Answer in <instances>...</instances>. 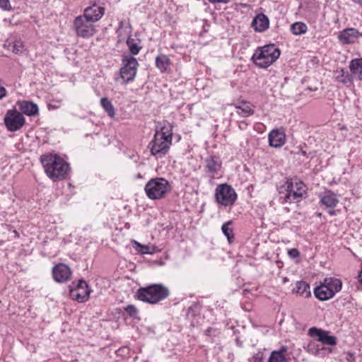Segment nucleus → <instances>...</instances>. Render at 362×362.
<instances>
[{
    "label": "nucleus",
    "mask_w": 362,
    "mask_h": 362,
    "mask_svg": "<svg viewBox=\"0 0 362 362\" xmlns=\"http://www.w3.org/2000/svg\"><path fill=\"white\" fill-rule=\"evenodd\" d=\"M13 52L16 54H21L23 50V44L21 41L16 40L13 45Z\"/></svg>",
    "instance_id": "obj_38"
},
{
    "label": "nucleus",
    "mask_w": 362,
    "mask_h": 362,
    "mask_svg": "<svg viewBox=\"0 0 362 362\" xmlns=\"http://www.w3.org/2000/svg\"><path fill=\"white\" fill-rule=\"evenodd\" d=\"M132 243L135 250L141 254H153L156 251L154 246L141 245L136 240H134Z\"/></svg>",
    "instance_id": "obj_28"
},
{
    "label": "nucleus",
    "mask_w": 362,
    "mask_h": 362,
    "mask_svg": "<svg viewBox=\"0 0 362 362\" xmlns=\"http://www.w3.org/2000/svg\"><path fill=\"white\" fill-rule=\"evenodd\" d=\"M0 8L5 11L11 10V6L9 0H0Z\"/></svg>",
    "instance_id": "obj_40"
},
{
    "label": "nucleus",
    "mask_w": 362,
    "mask_h": 362,
    "mask_svg": "<svg viewBox=\"0 0 362 362\" xmlns=\"http://www.w3.org/2000/svg\"><path fill=\"white\" fill-rule=\"evenodd\" d=\"M124 310L127 313L132 317L135 318L137 316L138 310L133 305H129L125 308Z\"/></svg>",
    "instance_id": "obj_37"
},
{
    "label": "nucleus",
    "mask_w": 362,
    "mask_h": 362,
    "mask_svg": "<svg viewBox=\"0 0 362 362\" xmlns=\"http://www.w3.org/2000/svg\"><path fill=\"white\" fill-rule=\"evenodd\" d=\"M318 197L320 206L329 209L328 213L330 216H335L337 213L333 209L339 202L337 194L330 190H326L320 193Z\"/></svg>",
    "instance_id": "obj_11"
},
{
    "label": "nucleus",
    "mask_w": 362,
    "mask_h": 362,
    "mask_svg": "<svg viewBox=\"0 0 362 362\" xmlns=\"http://www.w3.org/2000/svg\"><path fill=\"white\" fill-rule=\"evenodd\" d=\"M307 25L302 22H296L291 25V30L294 35H301L307 32Z\"/></svg>",
    "instance_id": "obj_31"
},
{
    "label": "nucleus",
    "mask_w": 362,
    "mask_h": 362,
    "mask_svg": "<svg viewBox=\"0 0 362 362\" xmlns=\"http://www.w3.org/2000/svg\"><path fill=\"white\" fill-rule=\"evenodd\" d=\"M361 37L362 33L354 28H345L338 35V39L343 45L354 44Z\"/></svg>",
    "instance_id": "obj_13"
},
{
    "label": "nucleus",
    "mask_w": 362,
    "mask_h": 362,
    "mask_svg": "<svg viewBox=\"0 0 362 362\" xmlns=\"http://www.w3.org/2000/svg\"><path fill=\"white\" fill-rule=\"evenodd\" d=\"M349 69L353 78L362 81V58L352 59L349 62Z\"/></svg>",
    "instance_id": "obj_20"
},
{
    "label": "nucleus",
    "mask_w": 362,
    "mask_h": 362,
    "mask_svg": "<svg viewBox=\"0 0 362 362\" xmlns=\"http://www.w3.org/2000/svg\"><path fill=\"white\" fill-rule=\"evenodd\" d=\"M172 141L165 139L164 136L154 134L153 139L148 144V148L152 156L161 158L168 153Z\"/></svg>",
    "instance_id": "obj_7"
},
{
    "label": "nucleus",
    "mask_w": 362,
    "mask_h": 362,
    "mask_svg": "<svg viewBox=\"0 0 362 362\" xmlns=\"http://www.w3.org/2000/svg\"><path fill=\"white\" fill-rule=\"evenodd\" d=\"M308 334L311 337H317V341L326 345L335 346L337 344V338L329 335V332L325 331L317 327H311L308 330Z\"/></svg>",
    "instance_id": "obj_12"
},
{
    "label": "nucleus",
    "mask_w": 362,
    "mask_h": 362,
    "mask_svg": "<svg viewBox=\"0 0 362 362\" xmlns=\"http://www.w3.org/2000/svg\"><path fill=\"white\" fill-rule=\"evenodd\" d=\"M40 161L47 175L53 181L65 178L69 172V164L56 154L43 155Z\"/></svg>",
    "instance_id": "obj_2"
},
{
    "label": "nucleus",
    "mask_w": 362,
    "mask_h": 362,
    "mask_svg": "<svg viewBox=\"0 0 362 362\" xmlns=\"http://www.w3.org/2000/svg\"><path fill=\"white\" fill-rule=\"evenodd\" d=\"M155 134H160L165 136V139L172 141L173 132L172 127L170 124L163 126L159 131H156Z\"/></svg>",
    "instance_id": "obj_32"
},
{
    "label": "nucleus",
    "mask_w": 362,
    "mask_h": 362,
    "mask_svg": "<svg viewBox=\"0 0 362 362\" xmlns=\"http://www.w3.org/2000/svg\"><path fill=\"white\" fill-rule=\"evenodd\" d=\"M105 8L96 4L87 7L84 10L83 15L85 18L94 23L98 21L104 15Z\"/></svg>",
    "instance_id": "obj_16"
},
{
    "label": "nucleus",
    "mask_w": 362,
    "mask_h": 362,
    "mask_svg": "<svg viewBox=\"0 0 362 362\" xmlns=\"http://www.w3.org/2000/svg\"><path fill=\"white\" fill-rule=\"evenodd\" d=\"M236 113L243 117H247L254 114L252 105L249 102L243 101L235 105Z\"/></svg>",
    "instance_id": "obj_21"
},
{
    "label": "nucleus",
    "mask_w": 362,
    "mask_h": 362,
    "mask_svg": "<svg viewBox=\"0 0 362 362\" xmlns=\"http://www.w3.org/2000/svg\"><path fill=\"white\" fill-rule=\"evenodd\" d=\"M269 25V21L267 16L263 13L258 14L252 21V27L256 31L263 32Z\"/></svg>",
    "instance_id": "obj_18"
},
{
    "label": "nucleus",
    "mask_w": 362,
    "mask_h": 362,
    "mask_svg": "<svg viewBox=\"0 0 362 362\" xmlns=\"http://www.w3.org/2000/svg\"><path fill=\"white\" fill-rule=\"evenodd\" d=\"M358 281H360L361 284H362V262H361V269L358 274Z\"/></svg>",
    "instance_id": "obj_46"
},
{
    "label": "nucleus",
    "mask_w": 362,
    "mask_h": 362,
    "mask_svg": "<svg viewBox=\"0 0 362 362\" xmlns=\"http://www.w3.org/2000/svg\"><path fill=\"white\" fill-rule=\"evenodd\" d=\"M323 283L326 285L327 288L332 293V296H334L335 293L341 291L342 287V283L341 280L336 278H325L323 281Z\"/></svg>",
    "instance_id": "obj_25"
},
{
    "label": "nucleus",
    "mask_w": 362,
    "mask_h": 362,
    "mask_svg": "<svg viewBox=\"0 0 362 362\" xmlns=\"http://www.w3.org/2000/svg\"><path fill=\"white\" fill-rule=\"evenodd\" d=\"M23 114L16 110H8L4 116V123L10 132L19 130L25 124Z\"/></svg>",
    "instance_id": "obj_10"
},
{
    "label": "nucleus",
    "mask_w": 362,
    "mask_h": 362,
    "mask_svg": "<svg viewBox=\"0 0 362 362\" xmlns=\"http://www.w3.org/2000/svg\"><path fill=\"white\" fill-rule=\"evenodd\" d=\"M216 332V329L212 328V327H209L208 329H206L205 330V334H206V336H209V337H211V336L215 335V334H214V333H215Z\"/></svg>",
    "instance_id": "obj_43"
},
{
    "label": "nucleus",
    "mask_w": 362,
    "mask_h": 362,
    "mask_svg": "<svg viewBox=\"0 0 362 362\" xmlns=\"http://www.w3.org/2000/svg\"><path fill=\"white\" fill-rule=\"evenodd\" d=\"M146 196L152 200L160 199L170 191L169 182L163 177L151 179L144 187Z\"/></svg>",
    "instance_id": "obj_5"
},
{
    "label": "nucleus",
    "mask_w": 362,
    "mask_h": 362,
    "mask_svg": "<svg viewBox=\"0 0 362 362\" xmlns=\"http://www.w3.org/2000/svg\"><path fill=\"white\" fill-rule=\"evenodd\" d=\"M171 65V61L168 56L161 54L156 58V66L162 72H166Z\"/></svg>",
    "instance_id": "obj_26"
},
{
    "label": "nucleus",
    "mask_w": 362,
    "mask_h": 362,
    "mask_svg": "<svg viewBox=\"0 0 362 362\" xmlns=\"http://www.w3.org/2000/svg\"><path fill=\"white\" fill-rule=\"evenodd\" d=\"M344 360L347 362H355L356 358L354 354L350 352L344 353Z\"/></svg>",
    "instance_id": "obj_42"
},
{
    "label": "nucleus",
    "mask_w": 362,
    "mask_h": 362,
    "mask_svg": "<svg viewBox=\"0 0 362 362\" xmlns=\"http://www.w3.org/2000/svg\"><path fill=\"white\" fill-rule=\"evenodd\" d=\"M127 45L132 54H137L141 49V47L138 46V45L135 42V40L132 38L129 37L127 39Z\"/></svg>",
    "instance_id": "obj_35"
},
{
    "label": "nucleus",
    "mask_w": 362,
    "mask_h": 362,
    "mask_svg": "<svg viewBox=\"0 0 362 362\" xmlns=\"http://www.w3.org/2000/svg\"><path fill=\"white\" fill-rule=\"evenodd\" d=\"M216 202L224 206H232L237 199L235 189L228 184H221L217 186L215 191Z\"/></svg>",
    "instance_id": "obj_6"
},
{
    "label": "nucleus",
    "mask_w": 362,
    "mask_h": 362,
    "mask_svg": "<svg viewBox=\"0 0 362 362\" xmlns=\"http://www.w3.org/2000/svg\"><path fill=\"white\" fill-rule=\"evenodd\" d=\"M89 290L88 284L86 281L84 280H79L77 283L76 287L74 291H80V290Z\"/></svg>",
    "instance_id": "obj_39"
},
{
    "label": "nucleus",
    "mask_w": 362,
    "mask_h": 362,
    "mask_svg": "<svg viewBox=\"0 0 362 362\" xmlns=\"http://www.w3.org/2000/svg\"><path fill=\"white\" fill-rule=\"evenodd\" d=\"M317 216L320 217L322 216V214L321 213H317Z\"/></svg>",
    "instance_id": "obj_47"
},
{
    "label": "nucleus",
    "mask_w": 362,
    "mask_h": 362,
    "mask_svg": "<svg viewBox=\"0 0 362 362\" xmlns=\"http://www.w3.org/2000/svg\"><path fill=\"white\" fill-rule=\"evenodd\" d=\"M74 28L78 36L83 38L92 37L96 29L93 23L85 18L83 16H77L74 21Z\"/></svg>",
    "instance_id": "obj_9"
},
{
    "label": "nucleus",
    "mask_w": 362,
    "mask_h": 362,
    "mask_svg": "<svg viewBox=\"0 0 362 362\" xmlns=\"http://www.w3.org/2000/svg\"><path fill=\"white\" fill-rule=\"evenodd\" d=\"M334 78L337 82H339L347 87H349L353 83V76L348 71L344 69H337L334 71Z\"/></svg>",
    "instance_id": "obj_17"
},
{
    "label": "nucleus",
    "mask_w": 362,
    "mask_h": 362,
    "mask_svg": "<svg viewBox=\"0 0 362 362\" xmlns=\"http://www.w3.org/2000/svg\"><path fill=\"white\" fill-rule=\"evenodd\" d=\"M287 351V347L282 346L279 350H275L271 352L268 358V362H288L285 354Z\"/></svg>",
    "instance_id": "obj_24"
},
{
    "label": "nucleus",
    "mask_w": 362,
    "mask_h": 362,
    "mask_svg": "<svg viewBox=\"0 0 362 362\" xmlns=\"http://www.w3.org/2000/svg\"><path fill=\"white\" fill-rule=\"evenodd\" d=\"M314 295L320 300H327L333 297L332 293L327 288L323 282L314 289Z\"/></svg>",
    "instance_id": "obj_22"
},
{
    "label": "nucleus",
    "mask_w": 362,
    "mask_h": 362,
    "mask_svg": "<svg viewBox=\"0 0 362 362\" xmlns=\"http://www.w3.org/2000/svg\"><path fill=\"white\" fill-rule=\"evenodd\" d=\"M268 139L269 146L279 148L286 143V134L283 129H275L269 132Z\"/></svg>",
    "instance_id": "obj_15"
},
{
    "label": "nucleus",
    "mask_w": 362,
    "mask_h": 362,
    "mask_svg": "<svg viewBox=\"0 0 362 362\" xmlns=\"http://www.w3.org/2000/svg\"><path fill=\"white\" fill-rule=\"evenodd\" d=\"M170 295L168 288L162 284H153L138 289L136 297L138 300L149 304H156Z\"/></svg>",
    "instance_id": "obj_3"
},
{
    "label": "nucleus",
    "mask_w": 362,
    "mask_h": 362,
    "mask_svg": "<svg viewBox=\"0 0 362 362\" xmlns=\"http://www.w3.org/2000/svg\"><path fill=\"white\" fill-rule=\"evenodd\" d=\"M209 1H210L211 3H213V4H219V3H223V4H227L230 1V0H209Z\"/></svg>",
    "instance_id": "obj_45"
},
{
    "label": "nucleus",
    "mask_w": 362,
    "mask_h": 362,
    "mask_svg": "<svg viewBox=\"0 0 362 362\" xmlns=\"http://www.w3.org/2000/svg\"><path fill=\"white\" fill-rule=\"evenodd\" d=\"M288 255L291 258L295 259L299 257L300 252L297 249L293 248L288 251Z\"/></svg>",
    "instance_id": "obj_41"
},
{
    "label": "nucleus",
    "mask_w": 362,
    "mask_h": 362,
    "mask_svg": "<svg viewBox=\"0 0 362 362\" xmlns=\"http://www.w3.org/2000/svg\"><path fill=\"white\" fill-rule=\"evenodd\" d=\"M122 67L119 71V76L123 80L124 83H127L134 79L139 63L137 60L132 56H124L122 59Z\"/></svg>",
    "instance_id": "obj_8"
},
{
    "label": "nucleus",
    "mask_w": 362,
    "mask_h": 362,
    "mask_svg": "<svg viewBox=\"0 0 362 362\" xmlns=\"http://www.w3.org/2000/svg\"><path fill=\"white\" fill-rule=\"evenodd\" d=\"M232 224V221H229L224 224H223L221 227V230L223 233L227 237V239L229 243L232 242L233 239V232L232 228L230 226Z\"/></svg>",
    "instance_id": "obj_33"
},
{
    "label": "nucleus",
    "mask_w": 362,
    "mask_h": 362,
    "mask_svg": "<svg viewBox=\"0 0 362 362\" xmlns=\"http://www.w3.org/2000/svg\"><path fill=\"white\" fill-rule=\"evenodd\" d=\"M18 107L22 114L33 116L38 113V107L36 104L29 101H21L18 103Z\"/></svg>",
    "instance_id": "obj_19"
},
{
    "label": "nucleus",
    "mask_w": 362,
    "mask_h": 362,
    "mask_svg": "<svg viewBox=\"0 0 362 362\" xmlns=\"http://www.w3.org/2000/svg\"><path fill=\"white\" fill-rule=\"evenodd\" d=\"M307 349L310 354L317 356L320 354V352L323 349V347H321L320 345L315 341H310L308 344Z\"/></svg>",
    "instance_id": "obj_34"
},
{
    "label": "nucleus",
    "mask_w": 362,
    "mask_h": 362,
    "mask_svg": "<svg viewBox=\"0 0 362 362\" xmlns=\"http://www.w3.org/2000/svg\"><path fill=\"white\" fill-rule=\"evenodd\" d=\"M90 290L71 291V296L78 302L83 303L88 300Z\"/></svg>",
    "instance_id": "obj_30"
},
{
    "label": "nucleus",
    "mask_w": 362,
    "mask_h": 362,
    "mask_svg": "<svg viewBox=\"0 0 362 362\" xmlns=\"http://www.w3.org/2000/svg\"><path fill=\"white\" fill-rule=\"evenodd\" d=\"M280 56V50L274 45L258 47L254 52L252 60L260 68H267Z\"/></svg>",
    "instance_id": "obj_4"
},
{
    "label": "nucleus",
    "mask_w": 362,
    "mask_h": 362,
    "mask_svg": "<svg viewBox=\"0 0 362 362\" xmlns=\"http://www.w3.org/2000/svg\"><path fill=\"white\" fill-rule=\"evenodd\" d=\"M279 202L281 204L300 202L306 194L307 187L297 179H287L284 185L278 187Z\"/></svg>",
    "instance_id": "obj_1"
},
{
    "label": "nucleus",
    "mask_w": 362,
    "mask_h": 362,
    "mask_svg": "<svg viewBox=\"0 0 362 362\" xmlns=\"http://www.w3.org/2000/svg\"><path fill=\"white\" fill-rule=\"evenodd\" d=\"M293 291L300 296H304L305 298H308L311 296L310 285L304 281H297Z\"/></svg>",
    "instance_id": "obj_27"
},
{
    "label": "nucleus",
    "mask_w": 362,
    "mask_h": 362,
    "mask_svg": "<svg viewBox=\"0 0 362 362\" xmlns=\"http://www.w3.org/2000/svg\"><path fill=\"white\" fill-rule=\"evenodd\" d=\"M206 168L211 174H215L220 170L221 168V161L217 156H210L205 160Z\"/></svg>",
    "instance_id": "obj_23"
},
{
    "label": "nucleus",
    "mask_w": 362,
    "mask_h": 362,
    "mask_svg": "<svg viewBox=\"0 0 362 362\" xmlns=\"http://www.w3.org/2000/svg\"><path fill=\"white\" fill-rule=\"evenodd\" d=\"M7 95V90L3 86H0V100L5 98Z\"/></svg>",
    "instance_id": "obj_44"
},
{
    "label": "nucleus",
    "mask_w": 362,
    "mask_h": 362,
    "mask_svg": "<svg viewBox=\"0 0 362 362\" xmlns=\"http://www.w3.org/2000/svg\"><path fill=\"white\" fill-rule=\"evenodd\" d=\"M52 274L57 282L64 283L71 278V271L67 265L60 263L53 267Z\"/></svg>",
    "instance_id": "obj_14"
},
{
    "label": "nucleus",
    "mask_w": 362,
    "mask_h": 362,
    "mask_svg": "<svg viewBox=\"0 0 362 362\" xmlns=\"http://www.w3.org/2000/svg\"><path fill=\"white\" fill-rule=\"evenodd\" d=\"M100 105L105 111L107 113L108 116L111 118L115 117V108L107 98H103L100 100Z\"/></svg>",
    "instance_id": "obj_29"
},
{
    "label": "nucleus",
    "mask_w": 362,
    "mask_h": 362,
    "mask_svg": "<svg viewBox=\"0 0 362 362\" xmlns=\"http://www.w3.org/2000/svg\"><path fill=\"white\" fill-rule=\"evenodd\" d=\"M252 358L254 362H268V358H267L265 354L262 351L256 353Z\"/></svg>",
    "instance_id": "obj_36"
}]
</instances>
